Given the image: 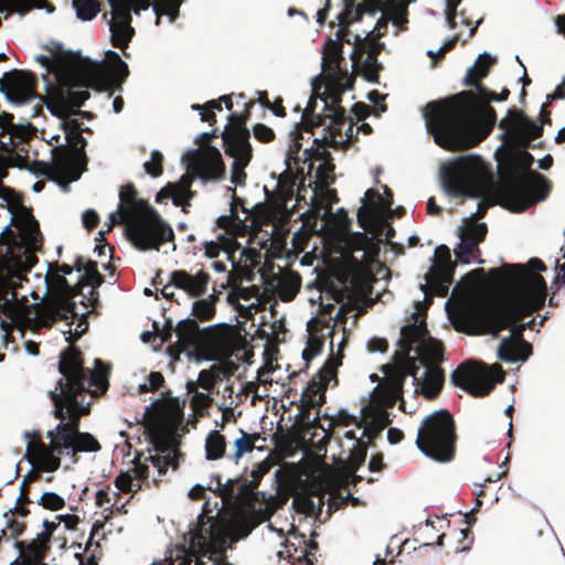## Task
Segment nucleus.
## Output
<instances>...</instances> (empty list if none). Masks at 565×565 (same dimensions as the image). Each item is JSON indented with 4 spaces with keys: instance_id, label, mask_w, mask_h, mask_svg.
<instances>
[{
    "instance_id": "obj_45",
    "label": "nucleus",
    "mask_w": 565,
    "mask_h": 565,
    "mask_svg": "<svg viewBox=\"0 0 565 565\" xmlns=\"http://www.w3.org/2000/svg\"><path fill=\"white\" fill-rule=\"evenodd\" d=\"M241 433L242 436L234 441L235 450L231 456L236 463L246 452L254 450L256 441L260 438L259 433L248 434L244 430H241Z\"/></svg>"
},
{
    "instance_id": "obj_27",
    "label": "nucleus",
    "mask_w": 565,
    "mask_h": 565,
    "mask_svg": "<svg viewBox=\"0 0 565 565\" xmlns=\"http://www.w3.org/2000/svg\"><path fill=\"white\" fill-rule=\"evenodd\" d=\"M210 275L200 270L195 275L189 274L186 270L179 269L171 273L170 284L184 290L190 297L199 298L207 290Z\"/></svg>"
},
{
    "instance_id": "obj_5",
    "label": "nucleus",
    "mask_w": 565,
    "mask_h": 565,
    "mask_svg": "<svg viewBox=\"0 0 565 565\" xmlns=\"http://www.w3.org/2000/svg\"><path fill=\"white\" fill-rule=\"evenodd\" d=\"M109 218L106 232H110L116 223L125 224L128 239L139 250H159L161 245L174 239L172 227L148 201L138 198L132 183L120 188L118 209Z\"/></svg>"
},
{
    "instance_id": "obj_3",
    "label": "nucleus",
    "mask_w": 565,
    "mask_h": 565,
    "mask_svg": "<svg viewBox=\"0 0 565 565\" xmlns=\"http://www.w3.org/2000/svg\"><path fill=\"white\" fill-rule=\"evenodd\" d=\"M426 127L435 142L449 151L476 147L497 124L490 104L477 102L472 90H462L426 105Z\"/></svg>"
},
{
    "instance_id": "obj_43",
    "label": "nucleus",
    "mask_w": 565,
    "mask_h": 565,
    "mask_svg": "<svg viewBox=\"0 0 565 565\" xmlns=\"http://www.w3.org/2000/svg\"><path fill=\"white\" fill-rule=\"evenodd\" d=\"M226 449L225 437L218 431H211L205 440V456L207 460L221 459Z\"/></svg>"
},
{
    "instance_id": "obj_30",
    "label": "nucleus",
    "mask_w": 565,
    "mask_h": 565,
    "mask_svg": "<svg viewBox=\"0 0 565 565\" xmlns=\"http://www.w3.org/2000/svg\"><path fill=\"white\" fill-rule=\"evenodd\" d=\"M193 174L189 171L183 174L177 183H168L163 186L156 195V202L161 203L166 199H171L175 206H181L185 212V205H190L189 201L193 196V192L191 191V185L193 179H195Z\"/></svg>"
},
{
    "instance_id": "obj_38",
    "label": "nucleus",
    "mask_w": 565,
    "mask_h": 565,
    "mask_svg": "<svg viewBox=\"0 0 565 565\" xmlns=\"http://www.w3.org/2000/svg\"><path fill=\"white\" fill-rule=\"evenodd\" d=\"M32 138V132L29 127L15 125L12 121V127L8 134V140L0 142V148L4 151H23L24 145Z\"/></svg>"
},
{
    "instance_id": "obj_19",
    "label": "nucleus",
    "mask_w": 565,
    "mask_h": 565,
    "mask_svg": "<svg viewBox=\"0 0 565 565\" xmlns=\"http://www.w3.org/2000/svg\"><path fill=\"white\" fill-rule=\"evenodd\" d=\"M150 443L152 449H148L146 461H150L158 470L159 476H163L170 467L172 470L179 469V461L182 454L170 437L158 430L151 431Z\"/></svg>"
},
{
    "instance_id": "obj_16",
    "label": "nucleus",
    "mask_w": 565,
    "mask_h": 565,
    "mask_svg": "<svg viewBox=\"0 0 565 565\" xmlns=\"http://www.w3.org/2000/svg\"><path fill=\"white\" fill-rule=\"evenodd\" d=\"M499 127L503 130L502 140L526 148L543 135V127L529 118L523 110L509 108Z\"/></svg>"
},
{
    "instance_id": "obj_39",
    "label": "nucleus",
    "mask_w": 565,
    "mask_h": 565,
    "mask_svg": "<svg viewBox=\"0 0 565 565\" xmlns=\"http://www.w3.org/2000/svg\"><path fill=\"white\" fill-rule=\"evenodd\" d=\"M377 39L379 38L371 35V33H367L364 39H361L360 35H355L354 50L352 53L353 62L358 63L363 54L377 58L384 46L382 43L376 41Z\"/></svg>"
},
{
    "instance_id": "obj_47",
    "label": "nucleus",
    "mask_w": 565,
    "mask_h": 565,
    "mask_svg": "<svg viewBox=\"0 0 565 565\" xmlns=\"http://www.w3.org/2000/svg\"><path fill=\"white\" fill-rule=\"evenodd\" d=\"M46 284L50 288L55 289L62 296L66 298H73L76 296L77 291L72 287L67 279L57 273L49 271L45 277Z\"/></svg>"
},
{
    "instance_id": "obj_13",
    "label": "nucleus",
    "mask_w": 565,
    "mask_h": 565,
    "mask_svg": "<svg viewBox=\"0 0 565 565\" xmlns=\"http://www.w3.org/2000/svg\"><path fill=\"white\" fill-rule=\"evenodd\" d=\"M504 381V372L499 364L491 367L467 361L458 365L451 374V382L475 397L489 395L497 383Z\"/></svg>"
},
{
    "instance_id": "obj_36",
    "label": "nucleus",
    "mask_w": 565,
    "mask_h": 565,
    "mask_svg": "<svg viewBox=\"0 0 565 565\" xmlns=\"http://www.w3.org/2000/svg\"><path fill=\"white\" fill-rule=\"evenodd\" d=\"M417 359L426 369L440 367L444 359V345L440 341L429 337L419 348H416Z\"/></svg>"
},
{
    "instance_id": "obj_15",
    "label": "nucleus",
    "mask_w": 565,
    "mask_h": 565,
    "mask_svg": "<svg viewBox=\"0 0 565 565\" xmlns=\"http://www.w3.org/2000/svg\"><path fill=\"white\" fill-rule=\"evenodd\" d=\"M106 57L107 65L89 63L86 67L89 79L87 85L98 92H107L108 98H110L116 90L122 89V83L128 77L129 70L117 52L108 51Z\"/></svg>"
},
{
    "instance_id": "obj_56",
    "label": "nucleus",
    "mask_w": 565,
    "mask_h": 565,
    "mask_svg": "<svg viewBox=\"0 0 565 565\" xmlns=\"http://www.w3.org/2000/svg\"><path fill=\"white\" fill-rule=\"evenodd\" d=\"M64 111V116L57 117L62 120L61 126L65 132V137H70V135L83 131L82 122L76 118H72L73 115L79 114V109H65Z\"/></svg>"
},
{
    "instance_id": "obj_49",
    "label": "nucleus",
    "mask_w": 565,
    "mask_h": 565,
    "mask_svg": "<svg viewBox=\"0 0 565 565\" xmlns=\"http://www.w3.org/2000/svg\"><path fill=\"white\" fill-rule=\"evenodd\" d=\"M215 299V296H210L206 299L194 301L192 307V315L201 321H209L213 319L216 312L214 306Z\"/></svg>"
},
{
    "instance_id": "obj_29",
    "label": "nucleus",
    "mask_w": 565,
    "mask_h": 565,
    "mask_svg": "<svg viewBox=\"0 0 565 565\" xmlns=\"http://www.w3.org/2000/svg\"><path fill=\"white\" fill-rule=\"evenodd\" d=\"M193 174L189 171L183 174L177 183H168L163 186L156 195V202L161 203L166 199H171L175 206H181L185 212V205H190L189 201L193 196V192L191 191V185L193 179H195Z\"/></svg>"
},
{
    "instance_id": "obj_54",
    "label": "nucleus",
    "mask_w": 565,
    "mask_h": 565,
    "mask_svg": "<svg viewBox=\"0 0 565 565\" xmlns=\"http://www.w3.org/2000/svg\"><path fill=\"white\" fill-rule=\"evenodd\" d=\"M109 2L113 7L115 15V20L110 23L131 26L130 8L128 6L127 0H109Z\"/></svg>"
},
{
    "instance_id": "obj_6",
    "label": "nucleus",
    "mask_w": 565,
    "mask_h": 565,
    "mask_svg": "<svg viewBox=\"0 0 565 565\" xmlns=\"http://www.w3.org/2000/svg\"><path fill=\"white\" fill-rule=\"evenodd\" d=\"M58 371L62 377L57 381L55 390L49 391V396L53 402V396H71L68 399L83 405L84 394L98 397L104 395L109 387V366L102 360H95L94 370L84 366L83 353L78 347H67L60 354Z\"/></svg>"
},
{
    "instance_id": "obj_53",
    "label": "nucleus",
    "mask_w": 565,
    "mask_h": 565,
    "mask_svg": "<svg viewBox=\"0 0 565 565\" xmlns=\"http://www.w3.org/2000/svg\"><path fill=\"white\" fill-rule=\"evenodd\" d=\"M222 97L218 99H212L204 105L193 104L192 109L201 110V120L207 121L211 126L216 122L215 110H222Z\"/></svg>"
},
{
    "instance_id": "obj_51",
    "label": "nucleus",
    "mask_w": 565,
    "mask_h": 565,
    "mask_svg": "<svg viewBox=\"0 0 565 565\" xmlns=\"http://www.w3.org/2000/svg\"><path fill=\"white\" fill-rule=\"evenodd\" d=\"M180 6L181 0H157L153 7L157 13L156 23L159 24L162 14L168 15L170 21L173 22L179 15Z\"/></svg>"
},
{
    "instance_id": "obj_22",
    "label": "nucleus",
    "mask_w": 565,
    "mask_h": 565,
    "mask_svg": "<svg viewBox=\"0 0 565 565\" xmlns=\"http://www.w3.org/2000/svg\"><path fill=\"white\" fill-rule=\"evenodd\" d=\"M379 11H383L382 0H344V9L337 17L340 25L338 39L350 43L348 36L351 32L348 26L360 20L365 12L374 15Z\"/></svg>"
},
{
    "instance_id": "obj_64",
    "label": "nucleus",
    "mask_w": 565,
    "mask_h": 565,
    "mask_svg": "<svg viewBox=\"0 0 565 565\" xmlns=\"http://www.w3.org/2000/svg\"><path fill=\"white\" fill-rule=\"evenodd\" d=\"M163 156L160 151L154 150L151 152V160L143 163V168L148 174L158 178L163 172Z\"/></svg>"
},
{
    "instance_id": "obj_61",
    "label": "nucleus",
    "mask_w": 565,
    "mask_h": 565,
    "mask_svg": "<svg viewBox=\"0 0 565 565\" xmlns=\"http://www.w3.org/2000/svg\"><path fill=\"white\" fill-rule=\"evenodd\" d=\"M246 122L247 121L245 116L232 114L228 116V124L225 126V129L222 131V134L235 135L243 134L244 131L247 135H250L248 128L246 127Z\"/></svg>"
},
{
    "instance_id": "obj_33",
    "label": "nucleus",
    "mask_w": 565,
    "mask_h": 565,
    "mask_svg": "<svg viewBox=\"0 0 565 565\" xmlns=\"http://www.w3.org/2000/svg\"><path fill=\"white\" fill-rule=\"evenodd\" d=\"M76 156L67 146L55 147L52 150L51 166L46 167L49 172L45 178L49 180H58L65 178L72 170Z\"/></svg>"
},
{
    "instance_id": "obj_63",
    "label": "nucleus",
    "mask_w": 565,
    "mask_h": 565,
    "mask_svg": "<svg viewBox=\"0 0 565 565\" xmlns=\"http://www.w3.org/2000/svg\"><path fill=\"white\" fill-rule=\"evenodd\" d=\"M39 504L46 510L58 511L65 507V500L55 492H44Z\"/></svg>"
},
{
    "instance_id": "obj_40",
    "label": "nucleus",
    "mask_w": 565,
    "mask_h": 565,
    "mask_svg": "<svg viewBox=\"0 0 565 565\" xmlns=\"http://www.w3.org/2000/svg\"><path fill=\"white\" fill-rule=\"evenodd\" d=\"M322 61L323 71L340 74L343 62L341 42L329 40L324 45Z\"/></svg>"
},
{
    "instance_id": "obj_24",
    "label": "nucleus",
    "mask_w": 565,
    "mask_h": 565,
    "mask_svg": "<svg viewBox=\"0 0 565 565\" xmlns=\"http://www.w3.org/2000/svg\"><path fill=\"white\" fill-rule=\"evenodd\" d=\"M175 334L178 340L169 345L168 351L177 359L181 353L198 347L201 338L198 321L191 318L181 320L175 327Z\"/></svg>"
},
{
    "instance_id": "obj_50",
    "label": "nucleus",
    "mask_w": 565,
    "mask_h": 565,
    "mask_svg": "<svg viewBox=\"0 0 565 565\" xmlns=\"http://www.w3.org/2000/svg\"><path fill=\"white\" fill-rule=\"evenodd\" d=\"M73 7L76 15L83 21L94 19L99 12V3L97 0H73Z\"/></svg>"
},
{
    "instance_id": "obj_57",
    "label": "nucleus",
    "mask_w": 565,
    "mask_h": 565,
    "mask_svg": "<svg viewBox=\"0 0 565 565\" xmlns=\"http://www.w3.org/2000/svg\"><path fill=\"white\" fill-rule=\"evenodd\" d=\"M362 412H369L377 433L383 430L391 423L386 408L364 406Z\"/></svg>"
},
{
    "instance_id": "obj_10",
    "label": "nucleus",
    "mask_w": 565,
    "mask_h": 565,
    "mask_svg": "<svg viewBox=\"0 0 565 565\" xmlns=\"http://www.w3.org/2000/svg\"><path fill=\"white\" fill-rule=\"evenodd\" d=\"M324 102L323 114H315L317 106V95L310 96L307 106L302 113L301 122L297 124L292 135V146L290 151L298 152L301 148L300 139L302 138V131H309L320 126H326V129L330 131V141H334L335 136H342V127L349 121L345 109L340 105L341 93L335 92L327 97H321Z\"/></svg>"
},
{
    "instance_id": "obj_48",
    "label": "nucleus",
    "mask_w": 565,
    "mask_h": 565,
    "mask_svg": "<svg viewBox=\"0 0 565 565\" xmlns=\"http://www.w3.org/2000/svg\"><path fill=\"white\" fill-rule=\"evenodd\" d=\"M110 32H111L113 46L120 49L122 51L126 47H128V44L135 34V30L132 26L111 24V23H110Z\"/></svg>"
},
{
    "instance_id": "obj_23",
    "label": "nucleus",
    "mask_w": 565,
    "mask_h": 565,
    "mask_svg": "<svg viewBox=\"0 0 565 565\" xmlns=\"http://www.w3.org/2000/svg\"><path fill=\"white\" fill-rule=\"evenodd\" d=\"M266 285L284 302H289L296 298L301 288V276L294 270H280L278 274H271L265 279Z\"/></svg>"
},
{
    "instance_id": "obj_41",
    "label": "nucleus",
    "mask_w": 565,
    "mask_h": 565,
    "mask_svg": "<svg viewBox=\"0 0 565 565\" xmlns=\"http://www.w3.org/2000/svg\"><path fill=\"white\" fill-rule=\"evenodd\" d=\"M231 371L223 364H213L207 370H202L198 376V384L205 391H212L218 380L228 377Z\"/></svg>"
},
{
    "instance_id": "obj_8",
    "label": "nucleus",
    "mask_w": 565,
    "mask_h": 565,
    "mask_svg": "<svg viewBox=\"0 0 565 565\" xmlns=\"http://www.w3.org/2000/svg\"><path fill=\"white\" fill-rule=\"evenodd\" d=\"M456 423L447 409H439L426 416L416 438L417 448L428 458L449 462L456 455Z\"/></svg>"
},
{
    "instance_id": "obj_14",
    "label": "nucleus",
    "mask_w": 565,
    "mask_h": 565,
    "mask_svg": "<svg viewBox=\"0 0 565 565\" xmlns=\"http://www.w3.org/2000/svg\"><path fill=\"white\" fill-rule=\"evenodd\" d=\"M341 364L339 358L331 355L310 380L300 397L297 422L302 425L310 423L311 409L326 402V391L331 380H337V369Z\"/></svg>"
},
{
    "instance_id": "obj_1",
    "label": "nucleus",
    "mask_w": 565,
    "mask_h": 565,
    "mask_svg": "<svg viewBox=\"0 0 565 565\" xmlns=\"http://www.w3.org/2000/svg\"><path fill=\"white\" fill-rule=\"evenodd\" d=\"M545 270V264L536 257L531 258L526 265L503 264L499 268L490 269V279L494 284L511 288L512 294L501 303L475 309L468 315V321L479 333L493 337H498L502 330L511 329L509 338L520 343L522 358H529L532 345L524 340L525 326H520V322L545 306L547 286L540 274Z\"/></svg>"
},
{
    "instance_id": "obj_25",
    "label": "nucleus",
    "mask_w": 565,
    "mask_h": 565,
    "mask_svg": "<svg viewBox=\"0 0 565 565\" xmlns=\"http://www.w3.org/2000/svg\"><path fill=\"white\" fill-rule=\"evenodd\" d=\"M19 556L11 565H45L44 559L51 550V543L39 535L30 542L15 541Z\"/></svg>"
},
{
    "instance_id": "obj_20",
    "label": "nucleus",
    "mask_w": 565,
    "mask_h": 565,
    "mask_svg": "<svg viewBox=\"0 0 565 565\" xmlns=\"http://www.w3.org/2000/svg\"><path fill=\"white\" fill-rule=\"evenodd\" d=\"M38 79L35 75L28 71L13 70L3 75L0 81L1 90L9 100L15 104H25L36 97Z\"/></svg>"
},
{
    "instance_id": "obj_42",
    "label": "nucleus",
    "mask_w": 565,
    "mask_h": 565,
    "mask_svg": "<svg viewBox=\"0 0 565 565\" xmlns=\"http://www.w3.org/2000/svg\"><path fill=\"white\" fill-rule=\"evenodd\" d=\"M376 236L369 237L366 234H360L359 242L354 246V250H362V262L365 264H372L379 256L380 244L383 243L382 238H375Z\"/></svg>"
},
{
    "instance_id": "obj_32",
    "label": "nucleus",
    "mask_w": 565,
    "mask_h": 565,
    "mask_svg": "<svg viewBox=\"0 0 565 565\" xmlns=\"http://www.w3.org/2000/svg\"><path fill=\"white\" fill-rule=\"evenodd\" d=\"M223 140V148L225 153L233 158V161H252L253 147L249 141L250 135L243 134H221Z\"/></svg>"
},
{
    "instance_id": "obj_60",
    "label": "nucleus",
    "mask_w": 565,
    "mask_h": 565,
    "mask_svg": "<svg viewBox=\"0 0 565 565\" xmlns=\"http://www.w3.org/2000/svg\"><path fill=\"white\" fill-rule=\"evenodd\" d=\"M83 131L75 132L66 137L68 148L78 159H86L85 147L87 145L86 139L83 137Z\"/></svg>"
},
{
    "instance_id": "obj_52",
    "label": "nucleus",
    "mask_w": 565,
    "mask_h": 565,
    "mask_svg": "<svg viewBox=\"0 0 565 565\" xmlns=\"http://www.w3.org/2000/svg\"><path fill=\"white\" fill-rule=\"evenodd\" d=\"M383 189L385 199H383L380 192L374 189H369L365 192V199L372 201L370 204H376L380 207V213H383L384 211H390L393 205L392 190L387 185H384Z\"/></svg>"
},
{
    "instance_id": "obj_28",
    "label": "nucleus",
    "mask_w": 565,
    "mask_h": 565,
    "mask_svg": "<svg viewBox=\"0 0 565 565\" xmlns=\"http://www.w3.org/2000/svg\"><path fill=\"white\" fill-rule=\"evenodd\" d=\"M412 317L414 322L401 329V339L398 341L401 350L406 355L412 351H416V348H419L429 338L425 319L422 318L420 313L414 312Z\"/></svg>"
},
{
    "instance_id": "obj_21",
    "label": "nucleus",
    "mask_w": 565,
    "mask_h": 565,
    "mask_svg": "<svg viewBox=\"0 0 565 565\" xmlns=\"http://www.w3.org/2000/svg\"><path fill=\"white\" fill-rule=\"evenodd\" d=\"M487 233L484 223L471 224L462 230L460 243L454 249L457 260L461 264H470L472 260L483 264L479 245L486 239Z\"/></svg>"
},
{
    "instance_id": "obj_9",
    "label": "nucleus",
    "mask_w": 565,
    "mask_h": 565,
    "mask_svg": "<svg viewBox=\"0 0 565 565\" xmlns=\"http://www.w3.org/2000/svg\"><path fill=\"white\" fill-rule=\"evenodd\" d=\"M491 180L488 167L477 156L460 158L443 177L446 192L454 198H482Z\"/></svg>"
},
{
    "instance_id": "obj_35",
    "label": "nucleus",
    "mask_w": 565,
    "mask_h": 565,
    "mask_svg": "<svg viewBox=\"0 0 565 565\" xmlns=\"http://www.w3.org/2000/svg\"><path fill=\"white\" fill-rule=\"evenodd\" d=\"M497 63V57L491 56L488 53H482L478 56L473 66L469 67L463 79V85L467 87L479 88L482 84V79L486 78L490 68Z\"/></svg>"
},
{
    "instance_id": "obj_7",
    "label": "nucleus",
    "mask_w": 565,
    "mask_h": 565,
    "mask_svg": "<svg viewBox=\"0 0 565 565\" xmlns=\"http://www.w3.org/2000/svg\"><path fill=\"white\" fill-rule=\"evenodd\" d=\"M189 535L188 547L177 544L167 550L168 555L172 556V565H193L195 557H218L227 541L226 529L216 518L205 514H200Z\"/></svg>"
},
{
    "instance_id": "obj_26",
    "label": "nucleus",
    "mask_w": 565,
    "mask_h": 565,
    "mask_svg": "<svg viewBox=\"0 0 565 565\" xmlns=\"http://www.w3.org/2000/svg\"><path fill=\"white\" fill-rule=\"evenodd\" d=\"M380 207L376 204L362 205L358 210V223L364 231H372L379 237L385 230L386 242L395 236L394 227L385 220L381 218Z\"/></svg>"
},
{
    "instance_id": "obj_59",
    "label": "nucleus",
    "mask_w": 565,
    "mask_h": 565,
    "mask_svg": "<svg viewBox=\"0 0 565 565\" xmlns=\"http://www.w3.org/2000/svg\"><path fill=\"white\" fill-rule=\"evenodd\" d=\"M337 137H334V141H330V135L329 136H324L322 138V140H319V139H315V143L318 145V147L316 149H312L313 150V157L318 160H321L322 163H326V162H332V157H331V153L329 150L326 149V146H331V147H335L337 145Z\"/></svg>"
},
{
    "instance_id": "obj_31",
    "label": "nucleus",
    "mask_w": 565,
    "mask_h": 565,
    "mask_svg": "<svg viewBox=\"0 0 565 565\" xmlns=\"http://www.w3.org/2000/svg\"><path fill=\"white\" fill-rule=\"evenodd\" d=\"M404 375L397 374L385 383L376 386L372 394V401L367 406L391 408L403 394Z\"/></svg>"
},
{
    "instance_id": "obj_12",
    "label": "nucleus",
    "mask_w": 565,
    "mask_h": 565,
    "mask_svg": "<svg viewBox=\"0 0 565 565\" xmlns=\"http://www.w3.org/2000/svg\"><path fill=\"white\" fill-rule=\"evenodd\" d=\"M88 70L78 63L70 71L68 78H60L55 84L49 83L46 89L47 107L55 116H64L65 109H78L88 98L87 90H75V87H90L87 84Z\"/></svg>"
},
{
    "instance_id": "obj_46",
    "label": "nucleus",
    "mask_w": 565,
    "mask_h": 565,
    "mask_svg": "<svg viewBox=\"0 0 565 565\" xmlns=\"http://www.w3.org/2000/svg\"><path fill=\"white\" fill-rule=\"evenodd\" d=\"M220 228L226 231L227 234L236 236L243 235L246 232L247 225L244 221L239 220L237 214L222 215L216 220Z\"/></svg>"
},
{
    "instance_id": "obj_4",
    "label": "nucleus",
    "mask_w": 565,
    "mask_h": 565,
    "mask_svg": "<svg viewBox=\"0 0 565 565\" xmlns=\"http://www.w3.org/2000/svg\"><path fill=\"white\" fill-rule=\"evenodd\" d=\"M53 396V415L60 423L46 437L50 444L42 440L40 431L25 433L28 438L26 457L40 471L54 472L61 467V456L71 455L73 462H77L78 452H96L102 449L99 441L89 433L79 431L81 418L89 414V405L76 404L58 395Z\"/></svg>"
},
{
    "instance_id": "obj_58",
    "label": "nucleus",
    "mask_w": 565,
    "mask_h": 565,
    "mask_svg": "<svg viewBox=\"0 0 565 565\" xmlns=\"http://www.w3.org/2000/svg\"><path fill=\"white\" fill-rule=\"evenodd\" d=\"M83 281L86 285H90L94 288L102 286L104 282V276L98 271L97 263L88 259L86 262V268L83 276Z\"/></svg>"
},
{
    "instance_id": "obj_34",
    "label": "nucleus",
    "mask_w": 565,
    "mask_h": 565,
    "mask_svg": "<svg viewBox=\"0 0 565 565\" xmlns=\"http://www.w3.org/2000/svg\"><path fill=\"white\" fill-rule=\"evenodd\" d=\"M41 64L49 74H53L55 82L60 78H68L70 71L78 63L76 56L67 52H57L53 57L40 56Z\"/></svg>"
},
{
    "instance_id": "obj_2",
    "label": "nucleus",
    "mask_w": 565,
    "mask_h": 565,
    "mask_svg": "<svg viewBox=\"0 0 565 565\" xmlns=\"http://www.w3.org/2000/svg\"><path fill=\"white\" fill-rule=\"evenodd\" d=\"M43 246L39 222L30 213L25 215L20 237L10 225L0 233V316L26 326L36 324L42 311L41 303H29L26 296H18V289L28 281V273L38 263L36 252Z\"/></svg>"
},
{
    "instance_id": "obj_62",
    "label": "nucleus",
    "mask_w": 565,
    "mask_h": 565,
    "mask_svg": "<svg viewBox=\"0 0 565 565\" xmlns=\"http://www.w3.org/2000/svg\"><path fill=\"white\" fill-rule=\"evenodd\" d=\"M116 488L124 493H137L141 490V483H137V489H134V477L129 472H120L114 481Z\"/></svg>"
},
{
    "instance_id": "obj_11",
    "label": "nucleus",
    "mask_w": 565,
    "mask_h": 565,
    "mask_svg": "<svg viewBox=\"0 0 565 565\" xmlns=\"http://www.w3.org/2000/svg\"><path fill=\"white\" fill-rule=\"evenodd\" d=\"M550 191V182L537 172L512 174L500 188L501 205L513 213H521L544 200Z\"/></svg>"
},
{
    "instance_id": "obj_37",
    "label": "nucleus",
    "mask_w": 565,
    "mask_h": 565,
    "mask_svg": "<svg viewBox=\"0 0 565 565\" xmlns=\"http://www.w3.org/2000/svg\"><path fill=\"white\" fill-rule=\"evenodd\" d=\"M444 382V370L441 367L428 366L425 371V377L420 383V392L426 399H435L443 390Z\"/></svg>"
},
{
    "instance_id": "obj_55",
    "label": "nucleus",
    "mask_w": 565,
    "mask_h": 565,
    "mask_svg": "<svg viewBox=\"0 0 565 565\" xmlns=\"http://www.w3.org/2000/svg\"><path fill=\"white\" fill-rule=\"evenodd\" d=\"M363 77L373 84H377L380 79V71L382 70V65L379 63L377 58L372 56H366L361 65Z\"/></svg>"
},
{
    "instance_id": "obj_18",
    "label": "nucleus",
    "mask_w": 565,
    "mask_h": 565,
    "mask_svg": "<svg viewBox=\"0 0 565 565\" xmlns=\"http://www.w3.org/2000/svg\"><path fill=\"white\" fill-rule=\"evenodd\" d=\"M186 170L203 181H217L224 178L225 164L221 151L213 146H206L190 151L186 154Z\"/></svg>"
},
{
    "instance_id": "obj_44",
    "label": "nucleus",
    "mask_w": 565,
    "mask_h": 565,
    "mask_svg": "<svg viewBox=\"0 0 565 565\" xmlns=\"http://www.w3.org/2000/svg\"><path fill=\"white\" fill-rule=\"evenodd\" d=\"M498 356L504 362L526 361L529 358L523 356L520 343L512 338H503L499 349Z\"/></svg>"
},
{
    "instance_id": "obj_17",
    "label": "nucleus",
    "mask_w": 565,
    "mask_h": 565,
    "mask_svg": "<svg viewBox=\"0 0 565 565\" xmlns=\"http://www.w3.org/2000/svg\"><path fill=\"white\" fill-rule=\"evenodd\" d=\"M269 471V465L266 461L259 462L250 472L252 480L228 479L222 482L221 476L216 475L209 484V489L220 495L223 500H245L254 494L262 478Z\"/></svg>"
}]
</instances>
